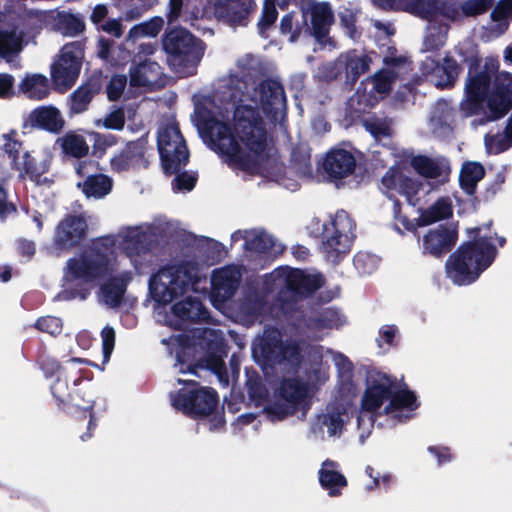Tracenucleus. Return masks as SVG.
I'll return each instance as SVG.
<instances>
[{
    "instance_id": "nucleus-1",
    "label": "nucleus",
    "mask_w": 512,
    "mask_h": 512,
    "mask_svg": "<svg viewBox=\"0 0 512 512\" xmlns=\"http://www.w3.org/2000/svg\"><path fill=\"white\" fill-rule=\"evenodd\" d=\"M196 126L210 138L212 149L225 157L230 167L251 174L259 170L258 158L267 150V131L257 108L240 105L234 112V132L231 126L216 118L205 106L195 107Z\"/></svg>"
},
{
    "instance_id": "nucleus-2",
    "label": "nucleus",
    "mask_w": 512,
    "mask_h": 512,
    "mask_svg": "<svg viewBox=\"0 0 512 512\" xmlns=\"http://www.w3.org/2000/svg\"><path fill=\"white\" fill-rule=\"evenodd\" d=\"M468 74L464 86V98L459 110L464 117L485 113L481 124L502 119L512 109V74L496 73L497 67L487 63L481 67V59H466Z\"/></svg>"
},
{
    "instance_id": "nucleus-3",
    "label": "nucleus",
    "mask_w": 512,
    "mask_h": 512,
    "mask_svg": "<svg viewBox=\"0 0 512 512\" xmlns=\"http://www.w3.org/2000/svg\"><path fill=\"white\" fill-rule=\"evenodd\" d=\"M492 221L485 225L488 232L482 233L481 226L467 229L468 241L461 243L448 257L445 269L447 277L458 286L474 283L488 269L498 255L494 240L500 247L506 243L503 236L492 234Z\"/></svg>"
},
{
    "instance_id": "nucleus-4",
    "label": "nucleus",
    "mask_w": 512,
    "mask_h": 512,
    "mask_svg": "<svg viewBox=\"0 0 512 512\" xmlns=\"http://www.w3.org/2000/svg\"><path fill=\"white\" fill-rule=\"evenodd\" d=\"M200 280L197 263L182 261L179 264L166 265L152 275L149 279V292L156 303L167 305L190 288L196 291Z\"/></svg>"
},
{
    "instance_id": "nucleus-5",
    "label": "nucleus",
    "mask_w": 512,
    "mask_h": 512,
    "mask_svg": "<svg viewBox=\"0 0 512 512\" xmlns=\"http://www.w3.org/2000/svg\"><path fill=\"white\" fill-rule=\"evenodd\" d=\"M114 246L115 241L110 236L97 238L80 258H71L67 261L68 277L91 283L111 276L115 271Z\"/></svg>"
},
{
    "instance_id": "nucleus-6",
    "label": "nucleus",
    "mask_w": 512,
    "mask_h": 512,
    "mask_svg": "<svg viewBox=\"0 0 512 512\" xmlns=\"http://www.w3.org/2000/svg\"><path fill=\"white\" fill-rule=\"evenodd\" d=\"M162 47L168 65L178 73L193 74L204 55V42L183 27L167 30Z\"/></svg>"
},
{
    "instance_id": "nucleus-7",
    "label": "nucleus",
    "mask_w": 512,
    "mask_h": 512,
    "mask_svg": "<svg viewBox=\"0 0 512 512\" xmlns=\"http://www.w3.org/2000/svg\"><path fill=\"white\" fill-rule=\"evenodd\" d=\"M184 387L170 393L171 404L184 415L192 419L211 416L217 410L219 396L215 389L203 387L194 380L178 379Z\"/></svg>"
},
{
    "instance_id": "nucleus-8",
    "label": "nucleus",
    "mask_w": 512,
    "mask_h": 512,
    "mask_svg": "<svg viewBox=\"0 0 512 512\" xmlns=\"http://www.w3.org/2000/svg\"><path fill=\"white\" fill-rule=\"evenodd\" d=\"M355 226L354 220L344 210H338L323 224L321 251L328 262L338 264L350 252Z\"/></svg>"
},
{
    "instance_id": "nucleus-9",
    "label": "nucleus",
    "mask_w": 512,
    "mask_h": 512,
    "mask_svg": "<svg viewBox=\"0 0 512 512\" xmlns=\"http://www.w3.org/2000/svg\"><path fill=\"white\" fill-rule=\"evenodd\" d=\"M157 148L166 176L179 172L189 162L190 152L177 123L167 124L158 131Z\"/></svg>"
},
{
    "instance_id": "nucleus-10",
    "label": "nucleus",
    "mask_w": 512,
    "mask_h": 512,
    "mask_svg": "<svg viewBox=\"0 0 512 512\" xmlns=\"http://www.w3.org/2000/svg\"><path fill=\"white\" fill-rule=\"evenodd\" d=\"M85 44L83 41H73L65 44L51 66V80L56 91L64 93L76 83L84 58Z\"/></svg>"
},
{
    "instance_id": "nucleus-11",
    "label": "nucleus",
    "mask_w": 512,
    "mask_h": 512,
    "mask_svg": "<svg viewBox=\"0 0 512 512\" xmlns=\"http://www.w3.org/2000/svg\"><path fill=\"white\" fill-rule=\"evenodd\" d=\"M274 273L284 278L285 288L277 297L282 308L292 307L298 299L311 296L324 284L321 275L307 274L298 268H278Z\"/></svg>"
},
{
    "instance_id": "nucleus-12",
    "label": "nucleus",
    "mask_w": 512,
    "mask_h": 512,
    "mask_svg": "<svg viewBox=\"0 0 512 512\" xmlns=\"http://www.w3.org/2000/svg\"><path fill=\"white\" fill-rule=\"evenodd\" d=\"M228 354V346L223 338L210 340L207 343V351L202 358L195 363H187L184 350L178 351L176 354L177 362L180 366V373H191L198 375V369L209 370L214 373L219 381L228 384V374L224 359Z\"/></svg>"
},
{
    "instance_id": "nucleus-13",
    "label": "nucleus",
    "mask_w": 512,
    "mask_h": 512,
    "mask_svg": "<svg viewBox=\"0 0 512 512\" xmlns=\"http://www.w3.org/2000/svg\"><path fill=\"white\" fill-rule=\"evenodd\" d=\"M415 235L422 255L435 259H442L450 253L458 240L457 228L447 224L430 228L421 237L418 232Z\"/></svg>"
},
{
    "instance_id": "nucleus-14",
    "label": "nucleus",
    "mask_w": 512,
    "mask_h": 512,
    "mask_svg": "<svg viewBox=\"0 0 512 512\" xmlns=\"http://www.w3.org/2000/svg\"><path fill=\"white\" fill-rule=\"evenodd\" d=\"M89 226L86 218L79 214H66L57 224L53 245L61 252L80 247L86 240Z\"/></svg>"
},
{
    "instance_id": "nucleus-15",
    "label": "nucleus",
    "mask_w": 512,
    "mask_h": 512,
    "mask_svg": "<svg viewBox=\"0 0 512 512\" xmlns=\"http://www.w3.org/2000/svg\"><path fill=\"white\" fill-rule=\"evenodd\" d=\"M254 92L258 106L269 119L276 121L279 114L286 111V94L278 79L267 77L261 80Z\"/></svg>"
},
{
    "instance_id": "nucleus-16",
    "label": "nucleus",
    "mask_w": 512,
    "mask_h": 512,
    "mask_svg": "<svg viewBox=\"0 0 512 512\" xmlns=\"http://www.w3.org/2000/svg\"><path fill=\"white\" fill-rule=\"evenodd\" d=\"M257 8L255 0H218L213 3L215 18L233 29L247 27Z\"/></svg>"
},
{
    "instance_id": "nucleus-17",
    "label": "nucleus",
    "mask_w": 512,
    "mask_h": 512,
    "mask_svg": "<svg viewBox=\"0 0 512 512\" xmlns=\"http://www.w3.org/2000/svg\"><path fill=\"white\" fill-rule=\"evenodd\" d=\"M148 141L145 137L129 141L125 146L114 153L110 158V167L114 173H124L139 168L142 164L147 166L145 159Z\"/></svg>"
},
{
    "instance_id": "nucleus-18",
    "label": "nucleus",
    "mask_w": 512,
    "mask_h": 512,
    "mask_svg": "<svg viewBox=\"0 0 512 512\" xmlns=\"http://www.w3.org/2000/svg\"><path fill=\"white\" fill-rule=\"evenodd\" d=\"M391 388H397L396 378L377 373V378L372 377L361 400V408L374 413L381 408L391 396Z\"/></svg>"
},
{
    "instance_id": "nucleus-19",
    "label": "nucleus",
    "mask_w": 512,
    "mask_h": 512,
    "mask_svg": "<svg viewBox=\"0 0 512 512\" xmlns=\"http://www.w3.org/2000/svg\"><path fill=\"white\" fill-rule=\"evenodd\" d=\"M381 183L387 191L396 190L404 196L411 206H416L420 201L418 193L423 186L422 182L405 175L396 167L387 170L381 179Z\"/></svg>"
},
{
    "instance_id": "nucleus-20",
    "label": "nucleus",
    "mask_w": 512,
    "mask_h": 512,
    "mask_svg": "<svg viewBox=\"0 0 512 512\" xmlns=\"http://www.w3.org/2000/svg\"><path fill=\"white\" fill-rule=\"evenodd\" d=\"M322 168L329 179L341 180L354 173L356 158L345 149H331L324 158Z\"/></svg>"
},
{
    "instance_id": "nucleus-21",
    "label": "nucleus",
    "mask_w": 512,
    "mask_h": 512,
    "mask_svg": "<svg viewBox=\"0 0 512 512\" xmlns=\"http://www.w3.org/2000/svg\"><path fill=\"white\" fill-rule=\"evenodd\" d=\"M51 394L54 397L57 407L66 413H73V409H89L93 406V400L85 401V404L79 402L80 395L69 391L68 380L66 377L59 375L51 387Z\"/></svg>"
},
{
    "instance_id": "nucleus-22",
    "label": "nucleus",
    "mask_w": 512,
    "mask_h": 512,
    "mask_svg": "<svg viewBox=\"0 0 512 512\" xmlns=\"http://www.w3.org/2000/svg\"><path fill=\"white\" fill-rule=\"evenodd\" d=\"M100 286V292L105 304L111 308L119 307L124 299L127 286L132 280L130 271H124L116 276H108Z\"/></svg>"
},
{
    "instance_id": "nucleus-23",
    "label": "nucleus",
    "mask_w": 512,
    "mask_h": 512,
    "mask_svg": "<svg viewBox=\"0 0 512 512\" xmlns=\"http://www.w3.org/2000/svg\"><path fill=\"white\" fill-rule=\"evenodd\" d=\"M50 167V156L45 157L41 161H37L29 152H25L22 157V162L15 165V168L19 171L20 178H28L36 185H44L51 182L47 177H43L44 174L49 172Z\"/></svg>"
},
{
    "instance_id": "nucleus-24",
    "label": "nucleus",
    "mask_w": 512,
    "mask_h": 512,
    "mask_svg": "<svg viewBox=\"0 0 512 512\" xmlns=\"http://www.w3.org/2000/svg\"><path fill=\"white\" fill-rule=\"evenodd\" d=\"M171 312L182 323H200L209 318V312L203 302L192 296L174 303Z\"/></svg>"
},
{
    "instance_id": "nucleus-25",
    "label": "nucleus",
    "mask_w": 512,
    "mask_h": 512,
    "mask_svg": "<svg viewBox=\"0 0 512 512\" xmlns=\"http://www.w3.org/2000/svg\"><path fill=\"white\" fill-rule=\"evenodd\" d=\"M260 352L264 360L271 364H282L286 361L298 360L300 357V348L297 344H285L280 339L262 342Z\"/></svg>"
},
{
    "instance_id": "nucleus-26",
    "label": "nucleus",
    "mask_w": 512,
    "mask_h": 512,
    "mask_svg": "<svg viewBox=\"0 0 512 512\" xmlns=\"http://www.w3.org/2000/svg\"><path fill=\"white\" fill-rule=\"evenodd\" d=\"M101 75H92L70 96V111L74 114L85 112L93 98L102 90Z\"/></svg>"
},
{
    "instance_id": "nucleus-27",
    "label": "nucleus",
    "mask_w": 512,
    "mask_h": 512,
    "mask_svg": "<svg viewBox=\"0 0 512 512\" xmlns=\"http://www.w3.org/2000/svg\"><path fill=\"white\" fill-rule=\"evenodd\" d=\"M162 74V68L157 62L145 59L130 68V85L132 87H152L159 83Z\"/></svg>"
},
{
    "instance_id": "nucleus-28",
    "label": "nucleus",
    "mask_w": 512,
    "mask_h": 512,
    "mask_svg": "<svg viewBox=\"0 0 512 512\" xmlns=\"http://www.w3.org/2000/svg\"><path fill=\"white\" fill-rule=\"evenodd\" d=\"M308 394V384L298 377L283 378L275 390V396L292 406L305 401Z\"/></svg>"
},
{
    "instance_id": "nucleus-29",
    "label": "nucleus",
    "mask_w": 512,
    "mask_h": 512,
    "mask_svg": "<svg viewBox=\"0 0 512 512\" xmlns=\"http://www.w3.org/2000/svg\"><path fill=\"white\" fill-rule=\"evenodd\" d=\"M333 23L334 13L330 3L319 2L311 7L310 35L319 41L323 40L328 36Z\"/></svg>"
},
{
    "instance_id": "nucleus-30",
    "label": "nucleus",
    "mask_w": 512,
    "mask_h": 512,
    "mask_svg": "<svg viewBox=\"0 0 512 512\" xmlns=\"http://www.w3.org/2000/svg\"><path fill=\"white\" fill-rule=\"evenodd\" d=\"M434 73L437 77L436 86L442 89L454 87L459 75L463 71L461 64L449 52L442 61H434Z\"/></svg>"
},
{
    "instance_id": "nucleus-31",
    "label": "nucleus",
    "mask_w": 512,
    "mask_h": 512,
    "mask_svg": "<svg viewBox=\"0 0 512 512\" xmlns=\"http://www.w3.org/2000/svg\"><path fill=\"white\" fill-rule=\"evenodd\" d=\"M363 128L380 143L384 138H391L393 135V120L387 115L369 112L361 119Z\"/></svg>"
},
{
    "instance_id": "nucleus-32",
    "label": "nucleus",
    "mask_w": 512,
    "mask_h": 512,
    "mask_svg": "<svg viewBox=\"0 0 512 512\" xmlns=\"http://www.w3.org/2000/svg\"><path fill=\"white\" fill-rule=\"evenodd\" d=\"M280 32L289 35L290 42H296L302 34L310 35L308 25V12L302 11L300 15L295 12L285 14L280 20Z\"/></svg>"
},
{
    "instance_id": "nucleus-33",
    "label": "nucleus",
    "mask_w": 512,
    "mask_h": 512,
    "mask_svg": "<svg viewBox=\"0 0 512 512\" xmlns=\"http://www.w3.org/2000/svg\"><path fill=\"white\" fill-rule=\"evenodd\" d=\"M29 119L33 126L54 133L59 132L64 125L59 110L52 106L34 109Z\"/></svg>"
},
{
    "instance_id": "nucleus-34",
    "label": "nucleus",
    "mask_w": 512,
    "mask_h": 512,
    "mask_svg": "<svg viewBox=\"0 0 512 512\" xmlns=\"http://www.w3.org/2000/svg\"><path fill=\"white\" fill-rule=\"evenodd\" d=\"M121 247L129 257L146 254L152 247V236L139 229H131L123 237Z\"/></svg>"
},
{
    "instance_id": "nucleus-35",
    "label": "nucleus",
    "mask_w": 512,
    "mask_h": 512,
    "mask_svg": "<svg viewBox=\"0 0 512 512\" xmlns=\"http://www.w3.org/2000/svg\"><path fill=\"white\" fill-rule=\"evenodd\" d=\"M77 187L87 198L100 199L108 195L113 188V179L101 172L95 175H88Z\"/></svg>"
},
{
    "instance_id": "nucleus-36",
    "label": "nucleus",
    "mask_w": 512,
    "mask_h": 512,
    "mask_svg": "<svg viewBox=\"0 0 512 512\" xmlns=\"http://www.w3.org/2000/svg\"><path fill=\"white\" fill-rule=\"evenodd\" d=\"M327 466L334 467L335 463L328 459L323 462V468L319 470V483L323 489L328 491L329 496H340L341 489L348 484L347 479L342 473L327 469Z\"/></svg>"
},
{
    "instance_id": "nucleus-37",
    "label": "nucleus",
    "mask_w": 512,
    "mask_h": 512,
    "mask_svg": "<svg viewBox=\"0 0 512 512\" xmlns=\"http://www.w3.org/2000/svg\"><path fill=\"white\" fill-rule=\"evenodd\" d=\"M485 177V168L480 162H465L459 174L461 189L469 196L475 194L477 184Z\"/></svg>"
},
{
    "instance_id": "nucleus-38",
    "label": "nucleus",
    "mask_w": 512,
    "mask_h": 512,
    "mask_svg": "<svg viewBox=\"0 0 512 512\" xmlns=\"http://www.w3.org/2000/svg\"><path fill=\"white\" fill-rule=\"evenodd\" d=\"M452 213L450 201L446 198H440L427 209L421 210L420 216L415 220V225L416 227L428 226L451 217Z\"/></svg>"
},
{
    "instance_id": "nucleus-39",
    "label": "nucleus",
    "mask_w": 512,
    "mask_h": 512,
    "mask_svg": "<svg viewBox=\"0 0 512 512\" xmlns=\"http://www.w3.org/2000/svg\"><path fill=\"white\" fill-rule=\"evenodd\" d=\"M371 58L367 55H358L350 51L345 56V74L347 82L354 85L360 76L369 70Z\"/></svg>"
},
{
    "instance_id": "nucleus-40",
    "label": "nucleus",
    "mask_w": 512,
    "mask_h": 512,
    "mask_svg": "<svg viewBox=\"0 0 512 512\" xmlns=\"http://www.w3.org/2000/svg\"><path fill=\"white\" fill-rule=\"evenodd\" d=\"M418 407L419 403L413 391L407 388L400 390H396V388H391V396L389 398V403L384 408V413L390 414L394 411H399L403 409L413 411L416 410Z\"/></svg>"
},
{
    "instance_id": "nucleus-41",
    "label": "nucleus",
    "mask_w": 512,
    "mask_h": 512,
    "mask_svg": "<svg viewBox=\"0 0 512 512\" xmlns=\"http://www.w3.org/2000/svg\"><path fill=\"white\" fill-rule=\"evenodd\" d=\"M19 88L29 98L35 100L46 98L50 92L48 79L40 74L25 77L21 81Z\"/></svg>"
},
{
    "instance_id": "nucleus-42",
    "label": "nucleus",
    "mask_w": 512,
    "mask_h": 512,
    "mask_svg": "<svg viewBox=\"0 0 512 512\" xmlns=\"http://www.w3.org/2000/svg\"><path fill=\"white\" fill-rule=\"evenodd\" d=\"M61 149L65 157L80 160L89 154V145L82 135L71 133L61 139Z\"/></svg>"
},
{
    "instance_id": "nucleus-43",
    "label": "nucleus",
    "mask_w": 512,
    "mask_h": 512,
    "mask_svg": "<svg viewBox=\"0 0 512 512\" xmlns=\"http://www.w3.org/2000/svg\"><path fill=\"white\" fill-rule=\"evenodd\" d=\"M410 165L420 176L427 179L439 178L443 173V165L426 155L413 156Z\"/></svg>"
},
{
    "instance_id": "nucleus-44",
    "label": "nucleus",
    "mask_w": 512,
    "mask_h": 512,
    "mask_svg": "<svg viewBox=\"0 0 512 512\" xmlns=\"http://www.w3.org/2000/svg\"><path fill=\"white\" fill-rule=\"evenodd\" d=\"M211 282L216 290L223 291L227 297L233 296L239 286V279L229 268L215 270Z\"/></svg>"
},
{
    "instance_id": "nucleus-45",
    "label": "nucleus",
    "mask_w": 512,
    "mask_h": 512,
    "mask_svg": "<svg viewBox=\"0 0 512 512\" xmlns=\"http://www.w3.org/2000/svg\"><path fill=\"white\" fill-rule=\"evenodd\" d=\"M246 390L248 397L251 402L255 404V406H261L268 396V391L266 386L264 385L261 376L255 370L252 372L246 371Z\"/></svg>"
},
{
    "instance_id": "nucleus-46",
    "label": "nucleus",
    "mask_w": 512,
    "mask_h": 512,
    "mask_svg": "<svg viewBox=\"0 0 512 512\" xmlns=\"http://www.w3.org/2000/svg\"><path fill=\"white\" fill-rule=\"evenodd\" d=\"M92 141L91 156L97 160L102 159L107 150L113 146H116L119 142V137L111 133H100L92 131L89 133Z\"/></svg>"
},
{
    "instance_id": "nucleus-47",
    "label": "nucleus",
    "mask_w": 512,
    "mask_h": 512,
    "mask_svg": "<svg viewBox=\"0 0 512 512\" xmlns=\"http://www.w3.org/2000/svg\"><path fill=\"white\" fill-rule=\"evenodd\" d=\"M358 14L359 10L353 8L351 4L348 6H341L338 12L341 27L345 30V33L349 38L353 40L358 39L361 36V32L358 31L356 27Z\"/></svg>"
},
{
    "instance_id": "nucleus-48",
    "label": "nucleus",
    "mask_w": 512,
    "mask_h": 512,
    "mask_svg": "<svg viewBox=\"0 0 512 512\" xmlns=\"http://www.w3.org/2000/svg\"><path fill=\"white\" fill-rule=\"evenodd\" d=\"M277 18L278 11L275 0H265L261 17L257 23L258 32L262 37H267L266 32L275 24Z\"/></svg>"
},
{
    "instance_id": "nucleus-49",
    "label": "nucleus",
    "mask_w": 512,
    "mask_h": 512,
    "mask_svg": "<svg viewBox=\"0 0 512 512\" xmlns=\"http://www.w3.org/2000/svg\"><path fill=\"white\" fill-rule=\"evenodd\" d=\"M59 29L67 36H76L85 30L84 21L77 15L67 13L59 17Z\"/></svg>"
},
{
    "instance_id": "nucleus-50",
    "label": "nucleus",
    "mask_w": 512,
    "mask_h": 512,
    "mask_svg": "<svg viewBox=\"0 0 512 512\" xmlns=\"http://www.w3.org/2000/svg\"><path fill=\"white\" fill-rule=\"evenodd\" d=\"M273 246V237L263 231L253 235V237L249 239H246L244 244L246 250L257 253H267L272 249Z\"/></svg>"
},
{
    "instance_id": "nucleus-51",
    "label": "nucleus",
    "mask_w": 512,
    "mask_h": 512,
    "mask_svg": "<svg viewBox=\"0 0 512 512\" xmlns=\"http://www.w3.org/2000/svg\"><path fill=\"white\" fill-rule=\"evenodd\" d=\"M495 0H466L460 9L465 17H477L488 12L494 5Z\"/></svg>"
},
{
    "instance_id": "nucleus-52",
    "label": "nucleus",
    "mask_w": 512,
    "mask_h": 512,
    "mask_svg": "<svg viewBox=\"0 0 512 512\" xmlns=\"http://www.w3.org/2000/svg\"><path fill=\"white\" fill-rule=\"evenodd\" d=\"M163 27L161 17H154L151 20L132 27L129 31V37L151 36L155 37Z\"/></svg>"
},
{
    "instance_id": "nucleus-53",
    "label": "nucleus",
    "mask_w": 512,
    "mask_h": 512,
    "mask_svg": "<svg viewBox=\"0 0 512 512\" xmlns=\"http://www.w3.org/2000/svg\"><path fill=\"white\" fill-rule=\"evenodd\" d=\"M387 198L392 201V212H393V218L395 221L399 222L404 230L413 232L414 234L417 233L416 225L411 221L406 215L402 213V203L399 199L395 197V195L392 192H385Z\"/></svg>"
},
{
    "instance_id": "nucleus-54",
    "label": "nucleus",
    "mask_w": 512,
    "mask_h": 512,
    "mask_svg": "<svg viewBox=\"0 0 512 512\" xmlns=\"http://www.w3.org/2000/svg\"><path fill=\"white\" fill-rule=\"evenodd\" d=\"M97 127L120 131L125 126V114L122 108H117L105 115L102 119L95 121Z\"/></svg>"
},
{
    "instance_id": "nucleus-55",
    "label": "nucleus",
    "mask_w": 512,
    "mask_h": 512,
    "mask_svg": "<svg viewBox=\"0 0 512 512\" xmlns=\"http://www.w3.org/2000/svg\"><path fill=\"white\" fill-rule=\"evenodd\" d=\"M396 78V73L392 70L382 69L373 76V88L380 94L391 91L392 83Z\"/></svg>"
},
{
    "instance_id": "nucleus-56",
    "label": "nucleus",
    "mask_w": 512,
    "mask_h": 512,
    "mask_svg": "<svg viewBox=\"0 0 512 512\" xmlns=\"http://www.w3.org/2000/svg\"><path fill=\"white\" fill-rule=\"evenodd\" d=\"M127 85V76L124 74H115L110 79L106 87L107 98L109 101H118Z\"/></svg>"
},
{
    "instance_id": "nucleus-57",
    "label": "nucleus",
    "mask_w": 512,
    "mask_h": 512,
    "mask_svg": "<svg viewBox=\"0 0 512 512\" xmlns=\"http://www.w3.org/2000/svg\"><path fill=\"white\" fill-rule=\"evenodd\" d=\"M73 167L75 170V173L79 177H88V175H95L98 172H101L103 168L100 166V163L98 160L88 159V158H82L80 160H74L73 161Z\"/></svg>"
},
{
    "instance_id": "nucleus-58",
    "label": "nucleus",
    "mask_w": 512,
    "mask_h": 512,
    "mask_svg": "<svg viewBox=\"0 0 512 512\" xmlns=\"http://www.w3.org/2000/svg\"><path fill=\"white\" fill-rule=\"evenodd\" d=\"M34 327L41 332L57 336L62 331V321L55 316L40 317L36 320Z\"/></svg>"
},
{
    "instance_id": "nucleus-59",
    "label": "nucleus",
    "mask_w": 512,
    "mask_h": 512,
    "mask_svg": "<svg viewBox=\"0 0 512 512\" xmlns=\"http://www.w3.org/2000/svg\"><path fill=\"white\" fill-rule=\"evenodd\" d=\"M103 363L110 360L115 346V330L110 326H105L101 330Z\"/></svg>"
},
{
    "instance_id": "nucleus-60",
    "label": "nucleus",
    "mask_w": 512,
    "mask_h": 512,
    "mask_svg": "<svg viewBox=\"0 0 512 512\" xmlns=\"http://www.w3.org/2000/svg\"><path fill=\"white\" fill-rule=\"evenodd\" d=\"M18 50V42L13 32H0V56L6 57Z\"/></svg>"
},
{
    "instance_id": "nucleus-61",
    "label": "nucleus",
    "mask_w": 512,
    "mask_h": 512,
    "mask_svg": "<svg viewBox=\"0 0 512 512\" xmlns=\"http://www.w3.org/2000/svg\"><path fill=\"white\" fill-rule=\"evenodd\" d=\"M174 175L175 178L172 182V184L178 189L182 191H191L196 183H197V176L193 174H189L186 171L181 172V170Z\"/></svg>"
},
{
    "instance_id": "nucleus-62",
    "label": "nucleus",
    "mask_w": 512,
    "mask_h": 512,
    "mask_svg": "<svg viewBox=\"0 0 512 512\" xmlns=\"http://www.w3.org/2000/svg\"><path fill=\"white\" fill-rule=\"evenodd\" d=\"M512 15V0H499L493 8L490 18L494 22L507 19Z\"/></svg>"
},
{
    "instance_id": "nucleus-63",
    "label": "nucleus",
    "mask_w": 512,
    "mask_h": 512,
    "mask_svg": "<svg viewBox=\"0 0 512 512\" xmlns=\"http://www.w3.org/2000/svg\"><path fill=\"white\" fill-rule=\"evenodd\" d=\"M37 363L47 378L54 376L61 369L60 363L49 356H38Z\"/></svg>"
},
{
    "instance_id": "nucleus-64",
    "label": "nucleus",
    "mask_w": 512,
    "mask_h": 512,
    "mask_svg": "<svg viewBox=\"0 0 512 512\" xmlns=\"http://www.w3.org/2000/svg\"><path fill=\"white\" fill-rule=\"evenodd\" d=\"M298 409L297 406H292V404L288 403H280L275 402L272 406H270L267 410L268 413L273 415L278 420H283L287 416L292 415Z\"/></svg>"
}]
</instances>
